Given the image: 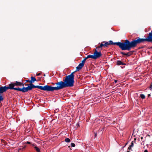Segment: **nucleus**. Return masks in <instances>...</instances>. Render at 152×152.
I'll use <instances>...</instances> for the list:
<instances>
[{
  "mask_svg": "<svg viewBox=\"0 0 152 152\" xmlns=\"http://www.w3.org/2000/svg\"><path fill=\"white\" fill-rule=\"evenodd\" d=\"M145 42H152V39L148 34V36L145 38H141L140 37L135 38L132 41L133 48L136 47L137 45L142 43Z\"/></svg>",
  "mask_w": 152,
  "mask_h": 152,
  "instance_id": "obj_1",
  "label": "nucleus"
},
{
  "mask_svg": "<svg viewBox=\"0 0 152 152\" xmlns=\"http://www.w3.org/2000/svg\"><path fill=\"white\" fill-rule=\"evenodd\" d=\"M115 45L118 46L122 50H130L133 48L131 41L130 42L128 40H125L124 42H114Z\"/></svg>",
  "mask_w": 152,
  "mask_h": 152,
  "instance_id": "obj_2",
  "label": "nucleus"
},
{
  "mask_svg": "<svg viewBox=\"0 0 152 152\" xmlns=\"http://www.w3.org/2000/svg\"><path fill=\"white\" fill-rule=\"evenodd\" d=\"M26 86H28L26 87H23V93L29 91L31 90L33 88H37L41 90L48 92V85H46L44 86H35L32 83H30L29 85L26 84Z\"/></svg>",
  "mask_w": 152,
  "mask_h": 152,
  "instance_id": "obj_3",
  "label": "nucleus"
},
{
  "mask_svg": "<svg viewBox=\"0 0 152 152\" xmlns=\"http://www.w3.org/2000/svg\"><path fill=\"white\" fill-rule=\"evenodd\" d=\"M57 86L56 87L52 86H51L48 85V92H53L54 91H58V90L67 88L64 82L60 81L54 83Z\"/></svg>",
  "mask_w": 152,
  "mask_h": 152,
  "instance_id": "obj_4",
  "label": "nucleus"
},
{
  "mask_svg": "<svg viewBox=\"0 0 152 152\" xmlns=\"http://www.w3.org/2000/svg\"><path fill=\"white\" fill-rule=\"evenodd\" d=\"M74 72H72L70 75L66 76L65 79L63 80L66 87H72L74 86Z\"/></svg>",
  "mask_w": 152,
  "mask_h": 152,
  "instance_id": "obj_5",
  "label": "nucleus"
},
{
  "mask_svg": "<svg viewBox=\"0 0 152 152\" xmlns=\"http://www.w3.org/2000/svg\"><path fill=\"white\" fill-rule=\"evenodd\" d=\"M14 83H11L8 85V86H7V89H14L15 90L18 91H22L23 93V87L22 88H14L15 86Z\"/></svg>",
  "mask_w": 152,
  "mask_h": 152,
  "instance_id": "obj_6",
  "label": "nucleus"
},
{
  "mask_svg": "<svg viewBox=\"0 0 152 152\" xmlns=\"http://www.w3.org/2000/svg\"><path fill=\"white\" fill-rule=\"evenodd\" d=\"M112 41L110 40L109 42L103 41L101 43L102 47H107L108 45H115Z\"/></svg>",
  "mask_w": 152,
  "mask_h": 152,
  "instance_id": "obj_7",
  "label": "nucleus"
},
{
  "mask_svg": "<svg viewBox=\"0 0 152 152\" xmlns=\"http://www.w3.org/2000/svg\"><path fill=\"white\" fill-rule=\"evenodd\" d=\"M93 55L94 57V59H96L99 58L102 56L101 51L98 52L96 50H95Z\"/></svg>",
  "mask_w": 152,
  "mask_h": 152,
  "instance_id": "obj_8",
  "label": "nucleus"
},
{
  "mask_svg": "<svg viewBox=\"0 0 152 152\" xmlns=\"http://www.w3.org/2000/svg\"><path fill=\"white\" fill-rule=\"evenodd\" d=\"M8 90L7 86H1L0 87V93L2 94L4 92H6Z\"/></svg>",
  "mask_w": 152,
  "mask_h": 152,
  "instance_id": "obj_9",
  "label": "nucleus"
},
{
  "mask_svg": "<svg viewBox=\"0 0 152 152\" xmlns=\"http://www.w3.org/2000/svg\"><path fill=\"white\" fill-rule=\"evenodd\" d=\"M84 65L82 63H80L79 64L78 66L76 67V70L77 71H79L80 70L82 67L84 66Z\"/></svg>",
  "mask_w": 152,
  "mask_h": 152,
  "instance_id": "obj_10",
  "label": "nucleus"
},
{
  "mask_svg": "<svg viewBox=\"0 0 152 152\" xmlns=\"http://www.w3.org/2000/svg\"><path fill=\"white\" fill-rule=\"evenodd\" d=\"M116 65L118 66L120 65H126V64L124 63L123 62L121 61L120 60H117L116 61Z\"/></svg>",
  "mask_w": 152,
  "mask_h": 152,
  "instance_id": "obj_11",
  "label": "nucleus"
},
{
  "mask_svg": "<svg viewBox=\"0 0 152 152\" xmlns=\"http://www.w3.org/2000/svg\"><path fill=\"white\" fill-rule=\"evenodd\" d=\"M31 80L29 81V82L30 83H34V81H37L35 77H31Z\"/></svg>",
  "mask_w": 152,
  "mask_h": 152,
  "instance_id": "obj_12",
  "label": "nucleus"
},
{
  "mask_svg": "<svg viewBox=\"0 0 152 152\" xmlns=\"http://www.w3.org/2000/svg\"><path fill=\"white\" fill-rule=\"evenodd\" d=\"M15 86H21V82H19L18 81H16L14 83Z\"/></svg>",
  "mask_w": 152,
  "mask_h": 152,
  "instance_id": "obj_13",
  "label": "nucleus"
},
{
  "mask_svg": "<svg viewBox=\"0 0 152 152\" xmlns=\"http://www.w3.org/2000/svg\"><path fill=\"white\" fill-rule=\"evenodd\" d=\"M134 52V51H130L128 52V53H126V56H130L131 55H132Z\"/></svg>",
  "mask_w": 152,
  "mask_h": 152,
  "instance_id": "obj_14",
  "label": "nucleus"
},
{
  "mask_svg": "<svg viewBox=\"0 0 152 152\" xmlns=\"http://www.w3.org/2000/svg\"><path fill=\"white\" fill-rule=\"evenodd\" d=\"M87 56H88V58H91L94 59V56L93 54V55H89Z\"/></svg>",
  "mask_w": 152,
  "mask_h": 152,
  "instance_id": "obj_15",
  "label": "nucleus"
},
{
  "mask_svg": "<svg viewBox=\"0 0 152 152\" xmlns=\"http://www.w3.org/2000/svg\"><path fill=\"white\" fill-rule=\"evenodd\" d=\"M34 148L35 149V150H36V151L37 152H40V150L38 148V147H37V146H35L34 147Z\"/></svg>",
  "mask_w": 152,
  "mask_h": 152,
  "instance_id": "obj_16",
  "label": "nucleus"
},
{
  "mask_svg": "<svg viewBox=\"0 0 152 152\" xmlns=\"http://www.w3.org/2000/svg\"><path fill=\"white\" fill-rule=\"evenodd\" d=\"M96 49L100 48V50H102V46L101 44L100 45L96 47Z\"/></svg>",
  "mask_w": 152,
  "mask_h": 152,
  "instance_id": "obj_17",
  "label": "nucleus"
},
{
  "mask_svg": "<svg viewBox=\"0 0 152 152\" xmlns=\"http://www.w3.org/2000/svg\"><path fill=\"white\" fill-rule=\"evenodd\" d=\"M64 141L66 142H70V140L69 138H66L65 139Z\"/></svg>",
  "mask_w": 152,
  "mask_h": 152,
  "instance_id": "obj_18",
  "label": "nucleus"
},
{
  "mask_svg": "<svg viewBox=\"0 0 152 152\" xmlns=\"http://www.w3.org/2000/svg\"><path fill=\"white\" fill-rule=\"evenodd\" d=\"M140 97L141 98L143 99L145 98V95L143 94H141L140 95Z\"/></svg>",
  "mask_w": 152,
  "mask_h": 152,
  "instance_id": "obj_19",
  "label": "nucleus"
},
{
  "mask_svg": "<svg viewBox=\"0 0 152 152\" xmlns=\"http://www.w3.org/2000/svg\"><path fill=\"white\" fill-rule=\"evenodd\" d=\"M75 146V144L73 143H71V147H74Z\"/></svg>",
  "mask_w": 152,
  "mask_h": 152,
  "instance_id": "obj_20",
  "label": "nucleus"
},
{
  "mask_svg": "<svg viewBox=\"0 0 152 152\" xmlns=\"http://www.w3.org/2000/svg\"><path fill=\"white\" fill-rule=\"evenodd\" d=\"M120 53L121 54H123L124 56H126V53H124V52H121Z\"/></svg>",
  "mask_w": 152,
  "mask_h": 152,
  "instance_id": "obj_21",
  "label": "nucleus"
},
{
  "mask_svg": "<svg viewBox=\"0 0 152 152\" xmlns=\"http://www.w3.org/2000/svg\"><path fill=\"white\" fill-rule=\"evenodd\" d=\"M133 145H134V143H133V141H132V142H131V145H130V147H133Z\"/></svg>",
  "mask_w": 152,
  "mask_h": 152,
  "instance_id": "obj_22",
  "label": "nucleus"
},
{
  "mask_svg": "<svg viewBox=\"0 0 152 152\" xmlns=\"http://www.w3.org/2000/svg\"><path fill=\"white\" fill-rule=\"evenodd\" d=\"M86 62L85 60L84 59L82 61V63H81L83 64H84H84Z\"/></svg>",
  "mask_w": 152,
  "mask_h": 152,
  "instance_id": "obj_23",
  "label": "nucleus"
},
{
  "mask_svg": "<svg viewBox=\"0 0 152 152\" xmlns=\"http://www.w3.org/2000/svg\"><path fill=\"white\" fill-rule=\"evenodd\" d=\"M152 85L151 84L150 87H149V89H150V90H151V89H152Z\"/></svg>",
  "mask_w": 152,
  "mask_h": 152,
  "instance_id": "obj_24",
  "label": "nucleus"
},
{
  "mask_svg": "<svg viewBox=\"0 0 152 152\" xmlns=\"http://www.w3.org/2000/svg\"><path fill=\"white\" fill-rule=\"evenodd\" d=\"M88 58V56H87L86 57H85V58H84V59L85 60V61H86V60Z\"/></svg>",
  "mask_w": 152,
  "mask_h": 152,
  "instance_id": "obj_25",
  "label": "nucleus"
},
{
  "mask_svg": "<svg viewBox=\"0 0 152 152\" xmlns=\"http://www.w3.org/2000/svg\"><path fill=\"white\" fill-rule=\"evenodd\" d=\"M23 86V87H24V84H23V83H21V86Z\"/></svg>",
  "mask_w": 152,
  "mask_h": 152,
  "instance_id": "obj_26",
  "label": "nucleus"
},
{
  "mask_svg": "<svg viewBox=\"0 0 152 152\" xmlns=\"http://www.w3.org/2000/svg\"><path fill=\"white\" fill-rule=\"evenodd\" d=\"M40 75H41V73H38V74H37L36 75H37V76H39Z\"/></svg>",
  "mask_w": 152,
  "mask_h": 152,
  "instance_id": "obj_27",
  "label": "nucleus"
},
{
  "mask_svg": "<svg viewBox=\"0 0 152 152\" xmlns=\"http://www.w3.org/2000/svg\"><path fill=\"white\" fill-rule=\"evenodd\" d=\"M26 143L27 144H31V142H29L27 141L26 142Z\"/></svg>",
  "mask_w": 152,
  "mask_h": 152,
  "instance_id": "obj_28",
  "label": "nucleus"
},
{
  "mask_svg": "<svg viewBox=\"0 0 152 152\" xmlns=\"http://www.w3.org/2000/svg\"><path fill=\"white\" fill-rule=\"evenodd\" d=\"M132 147H131L130 146H129L128 148V149L129 150H131V149Z\"/></svg>",
  "mask_w": 152,
  "mask_h": 152,
  "instance_id": "obj_29",
  "label": "nucleus"
},
{
  "mask_svg": "<svg viewBox=\"0 0 152 152\" xmlns=\"http://www.w3.org/2000/svg\"><path fill=\"white\" fill-rule=\"evenodd\" d=\"M118 80H114L115 83H116L117 82Z\"/></svg>",
  "mask_w": 152,
  "mask_h": 152,
  "instance_id": "obj_30",
  "label": "nucleus"
},
{
  "mask_svg": "<svg viewBox=\"0 0 152 152\" xmlns=\"http://www.w3.org/2000/svg\"><path fill=\"white\" fill-rule=\"evenodd\" d=\"M94 134H95V135H94V136H95L96 137V135H97V134H96V133H94Z\"/></svg>",
  "mask_w": 152,
  "mask_h": 152,
  "instance_id": "obj_31",
  "label": "nucleus"
},
{
  "mask_svg": "<svg viewBox=\"0 0 152 152\" xmlns=\"http://www.w3.org/2000/svg\"><path fill=\"white\" fill-rule=\"evenodd\" d=\"M30 80H26V82H29V81H30Z\"/></svg>",
  "mask_w": 152,
  "mask_h": 152,
  "instance_id": "obj_32",
  "label": "nucleus"
},
{
  "mask_svg": "<svg viewBox=\"0 0 152 152\" xmlns=\"http://www.w3.org/2000/svg\"><path fill=\"white\" fill-rule=\"evenodd\" d=\"M144 152H148V151L147 150H145L144 151Z\"/></svg>",
  "mask_w": 152,
  "mask_h": 152,
  "instance_id": "obj_33",
  "label": "nucleus"
},
{
  "mask_svg": "<svg viewBox=\"0 0 152 152\" xmlns=\"http://www.w3.org/2000/svg\"><path fill=\"white\" fill-rule=\"evenodd\" d=\"M150 96H151V94H148V97H149Z\"/></svg>",
  "mask_w": 152,
  "mask_h": 152,
  "instance_id": "obj_34",
  "label": "nucleus"
},
{
  "mask_svg": "<svg viewBox=\"0 0 152 152\" xmlns=\"http://www.w3.org/2000/svg\"><path fill=\"white\" fill-rule=\"evenodd\" d=\"M141 140H142L143 139V137H141Z\"/></svg>",
  "mask_w": 152,
  "mask_h": 152,
  "instance_id": "obj_35",
  "label": "nucleus"
},
{
  "mask_svg": "<svg viewBox=\"0 0 152 152\" xmlns=\"http://www.w3.org/2000/svg\"><path fill=\"white\" fill-rule=\"evenodd\" d=\"M25 146H24L23 147V149H25Z\"/></svg>",
  "mask_w": 152,
  "mask_h": 152,
  "instance_id": "obj_36",
  "label": "nucleus"
},
{
  "mask_svg": "<svg viewBox=\"0 0 152 152\" xmlns=\"http://www.w3.org/2000/svg\"><path fill=\"white\" fill-rule=\"evenodd\" d=\"M77 125L78 126H79V124H77Z\"/></svg>",
  "mask_w": 152,
  "mask_h": 152,
  "instance_id": "obj_37",
  "label": "nucleus"
},
{
  "mask_svg": "<svg viewBox=\"0 0 152 152\" xmlns=\"http://www.w3.org/2000/svg\"><path fill=\"white\" fill-rule=\"evenodd\" d=\"M44 76H45V74H44Z\"/></svg>",
  "mask_w": 152,
  "mask_h": 152,
  "instance_id": "obj_38",
  "label": "nucleus"
},
{
  "mask_svg": "<svg viewBox=\"0 0 152 152\" xmlns=\"http://www.w3.org/2000/svg\"><path fill=\"white\" fill-rule=\"evenodd\" d=\"M148 136H150V135H148Z\"/></svg>",
  "mask_w": 152,
  "mask_h": 152,
  "instance_id": "obj_39",
  "label": "nucleus"
},
{
  "mask_svg": "<svg viewBox=\"0 0 152 152\" xmlns=\"http://www.w3.org/2000/svg\"><path fill=\"white\" fill-rule=\"evenodd\" d=\"M134 140H136V138H134Z\"/></svg>",
  "mask_w": 152,
  "mask_h": 152,
  "instance_id": "obj_40",
  "label": "nucleus"
},
{
  "mask_svg": "<svg viewBox=\"0 0 152 152\" xmlns=\"http://www.w3.org/2000/svg\"><path fill=\"white\" fill-rule=\"evenodd\" d=\"M129 151H128L127 152H129Z\"/></svg>",
  "mask_w": 152,
  "mask_h": 152,
  "instance_id": "obj_41",
  "label": "nucleus"
},
{
  "mask_svg": "<svg viewBox=\"0 0 152 152\" xmlns=\"http://www.w3.org/2000/svg\"><path fill=\"white\" fill-rule=\"evenodd\" d=\"M124 67H125V66H124V67H122V68H124Z\"/></svg>",
  "mask_w": 152,
  "mask_h": 152,
  "instance_id": "obj_42",
  "label": "nucleus"
},
{
  "mask_svg": "<svg viewBox=\"0 0 152 152\" xmlns=\"http://www.w3.org/2000/svg\"><path fill=\"white\" fill-rule=\"evenodd\" d=\"M151 48H152V47H151Z\"/></svg>",
  "mask_w": 152,
  "mask_h": 152,
  "instance_id": "obj_43",
  "label": "nucleus"
}]
</instances>
